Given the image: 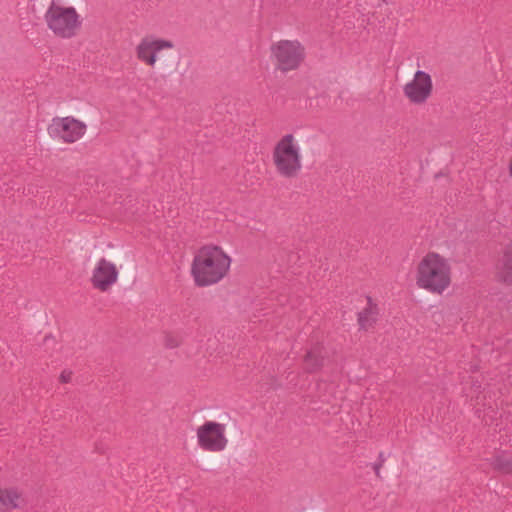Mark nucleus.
<instances>
[{
  "label": "nucleus",
  "instance_id": "1",
  "mask_svg": "<svg viewBox=\"0 0 512 512\" xmlns=\"http://www.w3.org/2000/svg\"><path fill=\"white\" fill-rule=\"evenodd\" d=\"M231 259L218 246H204L194 257L192 274L199 286L219 282L227 273Z\"/></svg>",
  "mask_w": 512,
  "mask_h": 512
},
{
  "label": "nucleus",
  "instance_id": "2",
  "mask_svg": "<svg viewBox=\"0 0 512 512\" xmlns=\"http://www.w3.org/2000/svg\"><path fill=\"white\" fill-rule=\"evenodd\" d=\"M417 284L433 293H442L450 284V266L436 253L427 254L418 265Z\"/></svg>",
  "mask_w": 512,
  "mask_h": 512
},
{
  "label": "nucleus",
  "instance_id": "3",
  "mask_svg": "<svg viewBox=\"0 0 512 512\" xmlns=\"http://www.w3.org/2000/svg\"><path fill=\"white\" fill-rule=\"evenodd\" d=\"M273 162L277 172L286 178H294L302 168L300 147L293 134L284 135L273 149Z\"/></svg>",
  "mask_w": 512,
  "mask_h": 512
},
{
  "label": "nucleus",
  "instance_id": "4",
  "mask_svg": "<svg viewBox=\"0 0 512 512\" xmlns=\"http://www.w3.org/2000/svg\"><path fill=\"white\" fill-rule=\"evenodd\" d=\"M45 21L54 34L62 38L76 35L81 26L79 15L73 7H62L53 0L45 13Z\"/></svg>",
  "mask_w": 512,
  "mask_h": 512
},
{
  "label": "nucleus",
  "instance_id": "5",
  "mask_svg": "<svg viewBox=\"0 0 512 512\" xmlns=\"http://www.w3.org/2000/svg\"><path fill=\"white\" fill-rule=\"evenodd\" d=\"M276 68L282 72L296 70L305 58V49L296 40H280L271 46Z\"/></svg>",
  "mask_w": 512,
  "mask_h": 512
},
{
  "label": "nucleus",
  "instance_id": "6",
  "mask_svg": "<svg viewBox=\"0 0 512 512\" xmlns=\"http://www.w3.org/2000/svg\"><path fill=\"white\" fill-rule=\"evenodd\" d=\"M199 445L209 451H221L226 447L225 426L208 421L197 430Z\"/></svg>",
  "mask_w": 512,
  "mask_h": 512
},
{
  "label": "nucleus",
  "instance_id": "7",
  "mask_svg": "<svg viewBox=\"0 0 512 512\" xmlns=\"http://www.w3.org/2000/svg\"><path fill=\"white\" fill-rule=\"evenodd\" d=\"M432 88L433 84L430 75L418 70L413 80L404 86L403 92L412 103L422 104L430 97Z\"/></svg>",
  "mask_w": 512,
  "mask_h": 512
},
{
  "label": "nucleus",
  "instance_id": "8",
  "mask_svg": "<svg viewBox=\"0 0 512 512\" xmlns=\"http://www.w3.org/2000/svg\"><path fill=\"white\" fill-rule=\"evenodd\" d=\"M86 125L72 117L54 119L49 127L51 135L63 139L65 142H74L85 132Z\"/></svg>",
  "mask_w": 512,
  "mask_h": 512
},
{
  "label": "nucleus",
  "instance_id": "9",
  "mask_svg": "<svg viewBox=\"0 0 512 512\" xmlns=\"http://www.w3.org/2000/svg\"><path fill=\"white\" fill-rule=\"evenodd\" d=\"M173 47L174 44L170 40L145 37L137 46L136 54L139 60L149 66H154L157 59L156 54L163 49H172Z\"/></svg>",
  "mask_w": 512,
  "mask_h": 512
},
{
  "label": "nucleus",
  "instance_id": "10",
  "mask_svg": "<svg viewBox=\"0 0 512 512\" xmlns=\"http://www.w3.org/2000/svg\"><path fill=\"white\" fill-rule=\"evenodd\" d=\"M118 279V270L110 261L102 258L93 270L92 284L100 291H107Z\"/></svg>",
  "mask_w": 512,
  "mask_h": 512
},
{
  "label": "nucleus",
  "instance_id": "11",
  "mask_svg": "<svg viewBox=\"0 0 512 512\" xmlns=\"http://www.w3.org/2000/svg\"><path fill=\"white\" fill-rule=\"evenodd\" d=\"M324 348L315 346L310 349L304 357V369L307 372H316L324 365Z\"/></svg>",
  "mask_w": 512,
  "mask_h": 512
},
{
  "label": "nucleus",
  "instance_id": "12",
  "mask_svg": "<svg viewBox=\"0 0 512 512\" xmlns=\"http://www.w3.org/2000/svg\"><path fill=\"white\" fill-rule=\"evenodd\" d=\"M23 502L24 499L15 489H2L0 491V510L8 511L20 508Z\"/></svg>",
  "mask_w": 512,
  "mask_h": 512
},
{
  "label": "nucleus",
  "instance_id": "13",
  "mask_svg": "<svg viewBox=\"0 0 512 512\" xmlns=\"http://www.w3.org/2000/svg\"><path fill=\"white\" fill-rule=\"evenodd\" d=\"M368 305L365 309L358 313V323L361 329L367 330L371 328L378 316V308L372 303V299L367 297Z\"/></svg>",
  "mask_w": 512,
  "mask_h": 512
},
{
  "label": "nucleus",
  "instance_id": "14",
  "mask_svg": "<svg viewBox=\"0 0 512 512\" xmlns=\"http://www.w3.org/2000/svg\"><path fill=\"white\" fill-rule=\"evenodd\" d=\"M498 277L501 281L512 284V244L504 252L498 268Z\"/></svg>",
  "mask_w": 512,
  "mask_h": 512
},
{
  "label": "nucleus",
  "instance_id": "15",
  "mask_svg": "<svg viewBox=\"0 0 512 512\" xmlns=\"http://www.w3.org/2000/svg\"><path fill=\"white\" fill-rule=\"evenodd\" d=\"M492 465L495 469L508 473L512 471V458L506 453L497 454L493 458Z\"/></svg>",
  "mask_w": 512,
  "mask_h": 512
},
{
  "label": "nucleus",
  "instance_id": "16",
  "mask_svg": "<svg viewBox=\"0 0 512 512\" xmlns=\"http://www.w3.org/2000/svg\"><path fill=\"white\" fill-rule=\"evenodd\" d=\"M181 344V340L177 336L167 335L165 338V345L168 348H176Z\"/></svg>",
  "mask_w": 512,
  "mask_h": 512
},
{
  "label": "nucleus",
  "instance_id": "17",
  "mask_svg": "<svg viewBox=\"0 0 512 512\" xmlns=\"http://www.w3.org/2000/svg\"><path fill=\"white\" fill-rule=\"evenodd\" d=\"M71 377H72V372H71V371L64 370V371L61 373V375H60V381H61L62 383H68V382H70Z\"/></svg>",
  "mask_w": 512,
  "mask_h": 512
},
{
  "label": "nucleus",
  "instance_id": "18",
  "mask_svg": "<svg viewBox=\"0 0 512 512\" xmlns=\"http://www.w3.org/2000/svg\"><path fill=\"white\" fill-rule=\"evenodd\" d=\"M383 466L382 462H377L373 464V470L375 471V474L377 477L380 478V468Z\"/></svg>",
  "mask_w": 512,
  "mask_h": 512
},
{
  "label": "nucleus",
  "instance_id": "19",
  "mask_svg": "<svg viewBox=\"0 0 512 512\" xmlns=\"http://www.w3.org/2000/svg\"><path fill=\"white\" fill-rule=\"evenodd\" d=\"M379 462H382L383 464L385 462V457H384V453L383 452H380V454H379Z\"/></svg>",
  "mask_w": 512,
  "mask_h": 512
}]
</instances>
